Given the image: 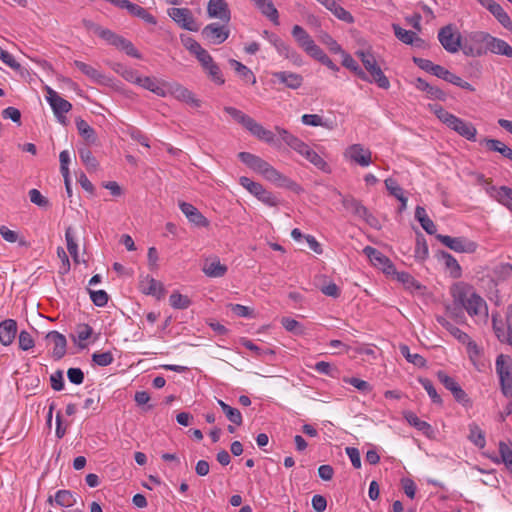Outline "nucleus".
I'll list each match as a JSON object with an SVG mask.
<instances>
[{"label":"nucleus","instance_id":"obj_1","mask_svg":"<svg viewBox=\"0 0 512 512\" xmlns=\"http://www.w3.org/2000/svg\"><path fill=\"white\" fill-rule=\"evenodd\" d=\"M238 158L250 169L261 174L266 180L272 182L276 186L289 189L297 194H300L303 191L302 187L298 183L279 172L261 157L250 152H240L238 154Z\"/></svg>","mask_w":512,"mask_h":512},{"label":"nucleus","instance_id":"obj_2","mask_svg":"<svg viewBox=\"0 0 512 512\" xmlns=\"http://www.w3.org/2000/svg\"><path fill=\"white\" fill-rule=\"evenodd\" d=\"M451 294L454 307H448L447 309L452 315L458 316L462 309H465L471 316L478 314L480 296L471 285L465 282H458L451 287Z\"/></svg>","mask_w":512,"mask_h":512},{"label":"nucleus","instance_id":"obj_3","mask_svg":"<svg viewBox=\"0 0 512 512\" xmlns=\"http://www.w3.org/2000/svg\"><path fill=\"white\" fill-rule=\"evenodd\" d=\"M437 118L447 125L450 129L457 132L462 137L468 140H475L477 135V129L474 125L469 122H465L457 116L451 114L440 105H430Z\"/></svg>","mask_w":512,"mask_h":512},{"label":"nucleus","instance_id":"obj_4","mask_svg":"<svg viewBox=\"0 0 512 512\" xmlns=\"http://www.w3.org/2000/svg\"><path fill=\"white\" fill-rule=\"evenodd\" d=\"M356 55L360 58L372 83H376L382 89L390 87L389 79L384 75L381 67L378 65L374 55L370 51H357Z\"/></svg>","mask_w":512,"mask_h":512},{"label":"nucleus","instance_id":"obj_5","mask_svg":"<svg viewBox=\"0 0 512 512\" xmlns=\"http://www.w3.org/2000/svg\"><path fill=\"white\" fill-rule=\"evenodd\" d=\"M496 372L500 379L501 390L506 397L512 396V358L500 354L496 359Z\"/></svg>","mask_w":512,"mask_h":512},{"label":"nucleus","instance_id":"obj_6","mask_svg":"<svg viewBox=\"0 0 512 512\" xmlns=\"http://www.w3.org/2000/svg\"><path fill=\"white\" fill-rule=\"evenodd\" d=\"M239 183L265 205L275 207L279 204L277 197L272 192L266 190L262 184L254 182L246 176L240 177Z\"/></svg>","mask_w":512,"mask_h":512},{"label":"nucleus","instance_id":"obj_7","mask_svg":"<svg viewBox=\"0 0 512 512\" xmlns=\"http://www.w3.org/2000/svg\"><path fill=\"white\" fill-rule=\"evenodd\" d=\"M45 92H46V99H47L48 103L50 104L57 120L61 124L66 125L67 118H66L65 114L68 113L72 109V104L69 101L65 100L64 98L60 97L59 94L49 86L45 87Z\"/></svg>","mask_w":512,"mask_h":512},{"label":"nucleus","instance_id":"obj_8","mask_svg":"<svg viewBox=\"0 0 512 512\" xmlns=\"http://www.w3.org/2000/svg\"><path fill=\"white\" fill-rule=\"evenodd\" d=\"M492 324L498 340L512 346V305L507 309L505 322L498 319V314L492 313Z\"/></svg>","mask_w":512,"mask_h":512},{"label":"nucleus","instance_id":"obj_9","mask_svg":"<svg viewBox=\"0 0 512 512\" xmlns=\"http://www.w3.org/2000/svg\"><path fill=\"white\" fill-rule=\"evenodd\" d=\"M436 239L449 249L458 253H474L478 248L476 242L470 241L464 237H451L438 234L436 235Z\"/></svg>","mask_w":512,"mask_h":512},{"label":"nucleus","instance_id":"obj_10","mask_svg":"<svg viewBox=\"0 0 512 512\" xmlns=\"http://www.w3.org/2000/svg\"><path fill=\"white\" fill-rule=\"evenodd\" d=\"M169 17L175 21L181 28L196 32L199 30V25L196 23L195 18L188 8H170L168 9Z\"/></svg>","mask_w":512,"mask_h":512},{"label":"nucleus","instance_id":"obj_11","mask_svg":"<svg viewBox=\"0 0 512 512\" xmlns=\"http://www.w3.org/2000/svg\"><path fill=\"white\" fill-rule=\"evenodd\" d=\"M438 40L443 48L449 53H455L459 50L461 44V37L454 30V27L446 25L438 32Z\"/></svg>","mask_w":512,"mask_h":512},{"label":"nucleus","instance_id":"obj_12","mask_svg":"<svg viewBox=\"0 0 512 512\" xmlns=\"http://www.w3.org/2000/svg\"><path fill=\"white\" fill-rule=\"evenodd\" d=\"M201 35L209 43L217 45L228 39L230 30L227 24L220 25L219 23H210L202 29Z\"/></svg>","mask_w":512,"mask_h":512},{"label":"nucleus","instance_id":"obj_13","mask_svg":"<svg viewBox=\"0 0 512 512\" xmlns=\"http://www.w3.org/2000/svg\"><path fill=\"white\" fill-rule=\"evenodd\" d=\"M363 252L367 255L371 263L375 267L380 268L385 274L390 275L396 273V267L392 261L376 248L366 246Z\"/></svg>","mask_w":512,"mask_h":512},{"label":"nucleus","instance_id":"obj_14","mask_svg":"<svg viewBox=\"0 0 512 512\" xmlns=\"http://www.w3.org/2000/svg\"><path fill=\"white\" fill-rule=\"evenodd\" d=\"M345 157L360 166L366 167L372 162V153L369 149H365L361 144L350 145L345 153Z\"/></svg>","mask_w":512,"mask_h":512},{"label":"nucleus","instance_id":"obj_15","mask_svg":"<svg viewBox=\"0 0 512 512\" xmlns=\"http://www.w3.org/2000/svg\"><path fill=\"white\" fill-rule=\"evenodd\" d=\"M207 14L210 18H217L224 24H228L231 20V11L226 0H209Z\"/></svg>","mask_w":512,"mask_h":512},{"label":"nucleus","instance_id":"obj_16","mask_svg":"<svg viewBox=\"0 0 512 512\" xmlns=\"http://www.w3.org/2000/svg\"><path fill=\"white\" fill-rule=\"evenodd\" d=\"M482 42L485 43L488 51L512 58V47L504 40L493 37L489 34H482Z\"/></svg>","mask_w":512,"mask_h":512},{"label":"nucleus","instance_id":"obj_17","mask_svg":"<svg viewBox=\"0 0 512 512\" xmlns=\"http://www.w3.org/2000/svg\"><path fill=\"white\" fill-rule=\"evenodd\" d=\"M179 208L187 219L198 227L209 226L208 219L192 204L181 201Z\"/></svg>","mask_w":512,"mask_h":512},{"label":"nucleus","instance_id":"obj_18","mask_svg":"<svg viewBox=\"0 0 512 512\" xmlns=\"http://www.w3.org/2000/svg\"><path fill=\"white\" fill-rule=\"evenodd\" d=\"M482 6H485L498 22L512 33V21L500 4L494 0H482Z\"/></svg>","mask_w":512,"mask_h":512},{"label":"nucleus","instance_id":"obj_19","mask_svg":"<svg viewBox=\"0 0 512 512\" xmlns=\"http://www.w3.org/2000/svg\"><path fill=\"white\" fill-rule=\"evenodd\" d=\"M392 29L394 31L396 38L403 42L404 44L411 45L417 48H422L425 46L424 40L418 37L415 32L406 30L395 23L392 24Z\"/></svg>","mask_w":512,"mask_h":512},{"label":"nucleus","instance_id":"obj_20","mask_svg":"<svg viewBox=\"0 0 512 512\" xmlns=\"http://www.w3.org/2000/svg\"><path fill=\"white\" fill-rule=\"evenodd\" d=\"M46 339L53 343L52 356L55 360L62 359L66 354L67 341L63 334L57 331H50Z\"/></svg>","mask_w":512,"mask_h":512},{"label":"nucleus","instance_id":"obj_21","mask_svg":"<svg viewBox=\"0 0 512 512\" xmlns=\"http://www.w3.org/2000/svg\"><path fill=\"white\" fill-rule=\"evenodd\" d=\"M273 78H275L279 83L283 84L285 87L290 89H298L303 84V77L300 74L289 72V71H279L272 73Z\"/></svg>","mask_w":512,"mask_h":512},{"label":"nucleus","instance_id":"obj_22","mask_svg":"<svg viewBox=\"0 0 512 512\" xmlns=\"http://www.w3.org/2000/svg\"><path fill=\"white\" fill-rule=\"evenodd\" d=\"M17 334V322L14 319H6L0 322V343L9 346L13 343Z\"/></svg>","mask_w":512,"mask_h":512},{"label":"nucleus","instance_id":"obj_23","mask_svg":"<svg viewBox=\"0 0 512 512\" xmlns=\"http://www.w3.org/2000/svg\"><path fill=\"white\" fill-rule=\"evenodd\" d=\"M276 132L283 142H285L291 149L296 151L297 153L303 152V149H306L307 144L299 139L297 136L291 134L288 130L276 126Z\"/></svg>","mask_w":512,"mask_h":512},{"label":"nucleus","instance_id":"obj_24","mask_svg":"<svg viewBox=\"0 0 512 512\" xmlns=\"http://www.w3.org/2000/svg\"><path fill=\"white\" fill-rule=\"evenodd\" d=\"M140 288L143 293L155 296L157 299H161L165 294V288L163 284L149 276L141 280Z\"/></svg>","mask_w":512,"mask_h":512},{"label":"nucleus","instance_id":"obj_25","mask_svg":"<svg viewBox=\"0 0 512 512\" xmlns=\"http://www.w3.org/2000/svg\"><path fill=\"white\" fill-rule=\"evenodd\" d=\"M202 270L208 277L218 278L226 274L227 266L222 264L217 257H213L205 260Z\"/></svg>","mask_w":512,"mask_h":512},{"label":"nucleus","instance_id":"obj_26","mask_svg":"<svg viewBox=\"0 0 512 512\" xmlns=\"http://www.w3.org/2000/svg\"><path fill=\"white\" fill-rule=\"evenodd\" d=\"M249 132L259 140L264 141L269 145H273L276 147L279 146V141L276 139L275 134L272 131L264 128L261 124H259L256 121L250 128Z\"/></svg>","mask_w":512,"mask_h":512},{"label":"nucleus","instance_id":"obj_27","mask_svg":"<svg viewBox=\"0 0 512 512\" xmlns=\"http://www.w3.org/2000/svg\"><path fill=\"white\" fill-rule=\"evenodd\" d=\"M291 34L297 45L304 51H307L315 43L308 32L300 25H294Z\"/></svg>","mask_w":512,"mask_h":512},{"label":"nucleus","instance_id":"obj_28","mask_svg":"<svg viewBox=\"0 0 512 512\" xmlns=\"http://www.w3.org/2000/svg\"><path fill=\"white\" fill-rule=\"evenodd\" d=\"M341 203L347 211L351 212L358 218H361L366 214L367 208L361 203V201L351 195L343 196Z\"/></svg>","mask_w":512,"mask_h":512},{"label":"nucleus","instance_id":"obj_29","mask_svg":"<svg viewBox=\"0 0 512 512\" xmlns=\"http://www.w3.org/2000/svg\"><path fill=\"white\" fill-rule=\"evenodd\" d=\"M224 111L227 114H229L234 121L242 125L248 131L255 122V120L252 117H250L249 115L245 114L244 112L235 107L225 106Z\"/></svg>","mask_w":512,"mask_h":512},{"label":"nucleus","instance_id":"obj_30","mask_svg":"<svg viewBox=\"0 0 512 512\" xmlns=\"http://www.w3.org/2000/svg\"><path fill=\"white\" fill-rule=\"evenodd\" d=\"M342 65L354 72L360 79L372 83V80L369 78L368 74L358 65V63L353 59V57L343 51L342 53Z\"/></svg>","mask_w":512,"mask_h":512},{"label":"nucleus","instance_id":"obj_31","mask_svg":"<svg viewBox=\"0 0 512 512\" xmlns=\"http://www.w3.org/2000/svg\"><path fill=\"white\" fill-rule=\"evenodd\" d=\"M438 258L444 262L446 269L449 270L450 275L453 278H458L461 276V267L458 261L450 253L446 251H440L438 253Z\"/></svg>","mask_w":512,"mask_h":512},{"label":"nucleus","instance_id":"obj_32","mask_svg":"<svg viewBox=\"0 0 512 512\" xmlns=\"http://www.w3.org/2000/svg\"><path fill=\"white\" fill-rule=\"evenodd\" d=\"M416 88L425 91L429 98L431 99H438V100H445L446 94L444 91H442L440 88L433 86L426 82L422 78H418L416 81Z\"/></svg>","mask_w":512,"mask_h":512},{"label":"nucleus","instance_id":"obj_33","mask_svg":"<svg viewBox=\"0 0 512 512\" xmlns=\"http://www.w3.org/2000/svg\"><path fill=\"white\" fill-rule=\"evenodd\" d=\"M75 123L79 134L88 144H95L97 142L95 130L85 120L77 118Z\"/></svg>","mask_w":512,"mask_h":512},{"label":"nucleus","instance_id":"obj_34","mask_svg":"<svg viewBox=\"0 0 512 512\" xmlns=\"http://www.w3.org/2000/svg\"><path fill=\"white\" fill-rule=\"evenodd\" d=\"M300 154L321 171L329 172V166L327 162L316 151L310 148L308 144L306 149H303V152Z\"/></svg>","mask_w":512,"mask_h":512},{"label":"nucleus","instance_id":"obj_35","mask_svg":"<svg viewBox=\"0 0 512 512\" xmlns=\"http://www.w3.org/2000/svg\"><path fill=\"white\" fill-rule=\"evenodd\" d=\"M172 93L178 100L191 104L195 107H200L201 105L200 100L196 99L190 90L179 84L173 87Z\"/></svg>","mask_w":512,"mask_h":512},{"label":"nucleus","instance_id":"obj_36","mask_svg":"<svg viewBox=\"0 0 512 512\" xmlns=\"http://www.w3.org/2000/svg\"><path fill=\"white\" fill-rule=\"evenodd\" d=\"M403 415L411 426L415 427L417 430L423 432L424 434L429 435L433 432L432 426L428 422L419 419L415 413L411 411H405Z\"/></svg>","mask_w":512,"mask_h":512},{"label":"nucleus","instance_id":"obj_37","mask_svg":"<svg viewBox=\"0 0 512 512\" xmlns=\"http://www.w3.org/2000/svg\"><path fill=\"white\" fill-rule=\"evenodd\" d=\"M415 218L420 222L422 228L430 235L436 233V225L426 214V210L422 206H417L415 209Z\"/></svg>","mask_w":512,"mask_h":512},{"label":"nucleus","instance_id":"obj_38","mask_svg":"<svg viewBox=\"0 0 512 512\" xmlns=\"http://www.w3.org/2000/svg\"><path fill=\"white\" fill-rule=\"evenodd\" d=\"M218 405L221 407L223 413L227 417V419L235 424V425H242L243 418L241 412L234 407H231L230 405L226 404L224 401L218 399L217 400Z\"/></svg>","mask_w":512,"mask_h":512},{"label":"nucleus","instance_id":"obj_39","mask_svg":"<svg viewBox=\"0 0 512 512\" xmlns=\"http://www.w3.org/2000/svg\"><path fill=\"white\" fill-rule=\"evenodd\" d=\"M437 322L443 326L447 331H449L455 338L459 340L462 344H465L466 341L469 340V335L465 332L461 331L458 327L454 326L443 316H437Z\"/></svg>","mask_w":512,"mask_h":512},{"label":"nucleus","instance_id":"obj_40","mask_svg":"<svg viewBox=\"0 0 512 512\" xmlns=\"http://www.w3.org/2000/svg\"><path fill=\"white\" fill-rule=\"evenodd\" d=\"M263 15L269 18L275 25H279V13L271 0H265L256 6Z\"/></svg>","mask_w":512,"mask_h":512},{"label":"nucleus","instance_id":"obj_41","mask_svg":"<svg viewBox=\"0 0 512 512\" xmlns=\"http://www.w3.org/2000/svg\"><path fill=\"white\" fill-rule=\"evenodd\" d=\"M493 192L492 196L512 211V188L501 186L497 189L493 188Z\"/></svg>","mask_w":512,"mask_h":512},{"label":"nucleus","instance_id":"obj_42","mask_svg":"<svg viewBox=\"0 0 512 512\" xmlns=\"http://www.w3.org/2000/svg\"><path fill=\"white\" fill-rule=\"evenodd\" d=\"M229 64L232 68H234V70L236 71V73L246 82H251L252 84H254L256 82V78L254 76V74L252 73V71L247 67L245 66L244 64H242L241 62L235 60V59H230L229 60Z\"/></svg>","mask_w":512,"mask_h":512},{"label":"nucleus","instance_id":"obj_43","mask_svg":"<svg viewBox=\"0 0 512 512\" xmlns=\"http://www.w3.org/2000/svg\"><path fill=\"white\" fill-rule=\"evenodd\" d=\"M126 10L132 16H136V17L144 20L148 24H153V25L156 24L155 17L152 14H150L149 12H147V10L145 8L141 7L140 5L130 2L129 6H128V8H126Z\"/></svg>","mask_w":512,"mask_h":512},{"label":"nucleus","instance_id":"obj_44","mask_svg":"<svg viewBox=\"0 0 512 512\" xmlns=\"http://www.w3.org/2000/svg\"><path fill=\"white\" fill-rule=\"evenodd\" d=\"M74 65L84 75H86L88 78L92 79L95 82H101L104 78L100 71L82 61L75 60Z\"/></svg>","mask_w":512,"mask_h":512},{"label":"nucleus","instance_id":"obj_45","mask_svg":"<svg viewBox=\"0 0 512 512\" xmlns=\"http://www.w3.org/2000/svg\"><path fill=\"white\" fill-rule=\"evenodd\" d=\"M65 239H66V243H67V250H68V252L72 256L73 260L76 263H79L78 245L76 243V239H75V235H74V230H73L72 227H68L66 229V231H65Z\"/></svg>","mask_w":512,"mask_h":512},{"label":"nucleus","instance_id":"obj_46","mask_svg":"<svg viewBox=\"0 0 512 512\" xmlns=\"http://www.w3.org/2000/svg\"><path fill=\"white\" fill-rule=\"evenodd\" d=\"M138 85L155 93L158 96H165V90L158 85L157 80L155 78L140 76Z\"/></svg>","mask_w":512,"mask_h":512},{"label":"nucleus","instance_id":"obj_47","mask_svg":"<svg viewBox=\"0 0 512 512\" xmlns=\"http://www.w3.org/2000/svg\"><path fill=\"white\" fill-rule=\"evenodd\" d=\"M170 305L174 309H187L191 305V300L188 296L182 295L178 291L173 292L169 297Z\"/></svg>","mask_w":512,"mask_h":512},{"label":"nucleus","instance_id":"obj_48","mask_svg":"<svg viewBox=\"0 0 512 512\" xmlns=\"http://www.w3.org/2000/svg\"><path fill=\"white\" fill-rule=\"evenodd\" d=\"M397 281L401 282L408 289H420V284L414 279V277L408 272H398L392 273Z\"/></svg>","mask_w":512,"mask_h":512},{"label":"nucleus","instance_id":"obj_49","mask_svg":"<svg viewBox=\"0 0 512 512\" xmlns=\"http://www.w3.org/2000/svg\"><path fill=\"white\" fill-rule=\"evenodd\" d=\"M400 352L405 357V359L414 364L417 367H425L426 366V360L423 356L420 354H412L410 353V349L407 345L400 346Z\"/></svg>","mask_w":512,"mask_h":512},{"label":"nucleus","instance_id":"obj_50","mask_svg":"<svg viewBox=\"0 0 512 512\" xmlns=\"http://www.w3.org/2000/svg\"><path fill=\"white\" fill-rule=\"evenodd\" d=\"M54 499L59 506L66 508L72 507L76 502L74 495L68 490H59Z\"/></svg>","mask_w":512,"mask_h":512},{"label":"nucleus","instance_id":"obj_51","mask_svg":"<svg viewBox=\"0 0 512 512\" xmlns=\"http://www.w3.org/2000/svg\"><path fill=\"white\" fill-rule=\"evenodd\" d=\"M419 383L426 390L432 402L435 404L442 405L443 401L441 396L437 393L432 381L428 378H419Z\"/></svg>","mask_w":512,"mask_h":512},{"label":"nucleus","instance_id":"obj_52","mask_svg":"<svg viewBox=\"0 0 512 512\" xmlns=\"http://www.w3.org/2000/svg\"><path fill=\"white\" fill-rule=\"evenodd\" d=\"M428 256V244L422 233H417L416 236V247H415V258L424 260Z\"/></svg>","mask_w":512,"mask_h":512},{"label":"nucleus","instance_id":"obj_53","mask_svg":"<svg viewBox=\"0 0 512 512\" xmlns=\"http://www.w3.org/2000/svg\"><path fill=\"white\" fill-rule=\"evenodd\" d=\"M301 121L304 125H308V126H314V127L322 126L327 129L333 128V126L331 124L324 122L322 117L317 114H304L301 117Z\"/></svg>","mask_w":512,"mask_h":512},{"label":"nucleus","instance_id":"obj_54","mask_svg":"<svg viewBox=\"0 0 512 512\" xmlns=\"http://www.w3.org/2000/svg\"><path fill=\"white\" fill-rule=\"evenodd\" d=\"M437 378L439 382L452 394L461 387L454 378L448 376L444 371H438Z\"/></svg>","mask_w":512,"mask_h":512},{"label":"nucleus","instance_id":"obj_55","mask_svg":"<svg viewBox=\"0 0 512 512\" xmlns=\"http://www.w3.org/2000/svg\"><path fill=\"white\" fill-rule=\"evenodd\" d=\"M92 334H93V329L90 325L85 324V323L77 325L76 335L79 340L78 345L80 348L86 347V344L83 342L86 341L87 339H89Z\"/></svg>","mask_w":512,"mask_h":512},{"label":"nucleus","instance_id":"obj_56","mask_svg":"<svg viewBox=\"0 0 512 512\" xmlns=\"http://www.w3.org/2000/svg\"><path fill=\"white\" fill-rule=\"evenodd\" d=\"M97 35L105 40L108 44L113 45L115 47L118 46L122 36L117 35L113 31L107 28H97Z\"/></svg>","mask_w":512,"mask_h":512},{"label":"nucleus","instance_id":"obj_57","mask_svg":"<svg viewBox=\"0 0 512 512\" xmlns=\"http://www.w3.org/2000/svg\"><path fill=\"white\" fill-rule=\"evenodd\" d=\"M464 345H466L467 354H468L471 362L477 369H479L480 351H479L477 343L469 338V340L466 341V343Z\"/></svg>","mask_w":512,"mask_h":512},{"label":"nucleus","instance_id":"obj_58","mask_svg":"<svg viewBox=\"0 0 512 512\" xmlns=\"http://www.w3.org/2000/svg\"><path fill=\"white\" fill-rule=\"evenodd\" d=\"M79 157L82 160V162L85 164L87 169L95 171L98 167V161L93 156L92 152L87 149L83 148L79 150Z\"/></svg>","mask_w":512,"mask_h":512},{"label":"nucleus","instance_id":"obj_59","mask_svg":"<svg viewBox=\"0 0 512 512\" xmlns=\"http://www.w3.org/2000/svg\"><path fill=\"white\" fill-rule=\"evenodd\" d=\"M281 324L287 331L292 332L295 335H302L304 333L303 325L290 317H283L281 319Z\"/></svg>","mask_w":512,"mask_h":512},{"label":"nucleus","instance_id":"obj_60","mask_svg":"<svg viewBox=\"0 0 512 512\" xmlns=\"http://www.w3.org/2000/svg\"><path fill=\"white\" fill-rule=\"evenodd\" d=\"M87 290H88V293H89L90 298L94 305H96L98 307H104L108 303L109 296L106 293V291H104V290L95 291V290H92L89 288Z\"/></svg>","mask_w":512,"mask_h":512},{"label":"nucleus","instance_id":"obj_61","mask_svg":"<svg viewBox=\"0 0 512 512\" xmlns=\"http://www.w3.org/2000/svg\"><path fill=\"white\" fill-rule=\"evenodd\" d=\"M345 383H348L355 387L357 390H359L362 393H370L372 391V386L365 380L356 378V377H346L343 379Z\"/></svg>","mask_w":512,"mask_h":512},{"label":"nucleus","instance_id":"obj_62","mask_svg":"<svg viewBox=\"0 0 512 512\" xmlns=\"http://www.w3.org/2000/svg\"><path fill=\"white\" fill-rule=\"evenodd\" d=\"M270 43L275 47L277 52L287 59V56L292 51V47L286 44L279 36H270Z\"/></svg>","mask_w":512,"mask_h":512},{"label":"nucleus","instance_id":"obj_63","mask_svg":"<svg viewBox=\"0 0 512 512\" xmlns=\"http://www.w3.org/2000/svg\"><path fill=\"white\" fill-rule=\"evenodd\" d=\"M92 361L98 366L105 367L114 361V357L110 351L102 353L95 352L92 354Z\"/></svg>","mask_w":512,"mask_h":512},{"label":"nucleus","instance_id":"obj_64","mask_svg":"<svg viewBox=\"0 0 512 512\" xmlns=\"http://www.w3.org/2000/svg\"><path fill=\"white\" fill-rule=\"evenodd\" d=\"M499 450L504 464L512 471V443H501Z\"/></svg>","mask_w":512,"mask_h":512}]
</instances>
